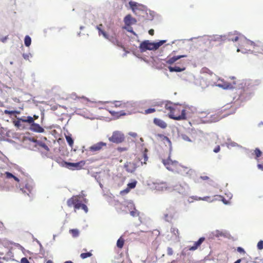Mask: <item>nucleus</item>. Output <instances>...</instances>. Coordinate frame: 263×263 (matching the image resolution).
Listing matches in <instances>:
<instances>
[{"label":"nucleus","instance_id":"nucleus-53","mask_svg":"<svg viewBox=\"0 0 263 263\" xmlns=\"http://www.w3.org/2000/svg\"><path fill=\"white\" fill-rule=\"evenodd\" d=\"M223 235V234L222 232H219V231H217V236H219V235L222 236Z\"/></svg>","mask_w":263,"mask_h":263},{"label":"nucleus","instance_id":"nucleus-49","mask_svg":"<svg viewBox=\"0 0 263 263\" xmlns=\"http://www.w3.org/2000/svg\"><path fill=\"white\" fill-rule=\"evenodd\" d=\"M129 135L133 137H136L137 136V134L136 133L131 132L129 133Z\"/></svg>","mask_w":263,"mask_h":263},{"label":"nucleus","instance_id":"nucleus-22","mask_svg":"<svg viewBox=\"0 0 263 263\" xmlns=\"http://www.w3.org/2000/svg\"><path fill=\"white\" fill-rule=\"evenodd\" d=\"M2 175L4 176L7 179L13 178L16 182H20V179L17 177H15L12 174L8 172L4 173L2 174Z\"/></svg>","mask_w":263,"mask_h":263},{"label":"nucleus","instance_id":"nucleus-56","mask_svg":"<svg viewBox=\"0 0 263 263\" xmlns=\"http://www.w3.org/2000/svg\"><path fill=\"white\" fill-rule=\"evenodd\" d=\"M4 227V224L2 222H0V229H3Z\"/></svg>","mask_w":263,"mask_h":263},{"label":"nucleus","instance_id":"nucleus-16","mask_svg":"<svg viewBox=\"0 0 263 263\" xmlns=\"http://www.w3.org/2000/svg\"><path fill=\"white\" fill-rule=\"evenodd\" d=\"M66 164L68 166L73 167L77 169H80L85 164V162L81 161L77 163L66 162Z\"/></svg>","mask_w":263,"mask_h":263},{"label":"nucleus","instance_id":"nucleus-37","mask_svg":"<svg viewBox=\"0 0 263 263\" xmlns=\"http://www.w3.org/2000/svg\"><path fill=\"white\" fill-rule=\"evenodd\" d=\"M136 185V182L135 181V182H131V183H129L128 184H127V186H128V188L130 190L131 189H134Z\"/></svg>","mask_w":263,"mask_h":263},{"label":"nucleus","instance_id":"nucleus-2","mask_svg":"<svg viewBox=\"0 0 263 263\" xmlns=\"http://www.w3.org/2000/svg\"><path fill=\"white\" fill-rule=\"evenodd\" d=\"M162 163L168 170L182 176H185L191 171L189 168L181 165L178 162L171 160L170 156L166 159H162Z\"/></svg>","mask_w":263,"mask_h":263},{"label":"nucleus","instance_id":"nucleus-41","mask_svg":"<svg viewBox=\"0 0 263 263\" xmlns=\"http://www.w3.org/2000/svg\"><path fill=\"white\" fill-rule=\"evenodd\" d=\"M167 254L168 255H172L173 254V249L168 247L167 249Z\"/></svg>","mask_w":263,"mask_h":263},{"label":"nucleus","instance_id":"nucleus-23","mask_svg":"<svg viewBox=\"0 0 263 263\" xmlns=\"http://www.w3.org/2000/svg\"><path fill=\"white\" fill-rule=\"evenodd\" d=\"M129 5L131 9H132L133 12L135 13L136 14H137V11L139 10V9L138 8V3L135 2L131 1L129 3Z\"/></svg>","mask_w":263,"mask_h":263},{"label":"nucleus","instance_id":"nucleus-60","mask_svg":"<svg viewBox=\"0 0 263 263\" xmlns=\"http://www.w3.org/2000/svg\"><path fill=\"white\" fill-rule=\"evenodd\" d=\"M167 216H168V214H165V217L166 218L167 217Z\"/></svg>","mask_w":263,"mask_h":263},{"label":"nucleus","instance_id":"nucleus-61","mask_svg":"<svg viewBox=\"0 0 263 263\" xmlns=\"http://www.w3.org/2000/svg\"><path fill=\"white\" fill-rule=\"evenodd\" d=\"M171 263H176V261L175 260H173V261H172Z\"/></svg>","mask_w":263,"mask_h":263},{"label":"nucleus","instance_id":"nucleus-46","mask_svg":"<svg viewBox=\"0 0 263 263\" xmlns=\"http://www.w3.org/2000/svg\"><path fill=\"white\" fill-rule=\"evenodd\" d=\"M220 150V146L218 145L217 146H216L213 150V151L217 153L218 152H219Z\"/></svg>","mask_w":263,"mask_h":263},{"label":"nucleus","instance_id":"nucleus-35","mask_svg":"<svg viewBox=\"0 0 263 263\" xmlns=\"http://www.w3.org/2000/svg\"><path fill=\"white\" fill-rule=\"evenodd\" d=\"M37 144H38L39 146L43 148L45 150H46L47 151H49V147L45 143L42 142H37Z\"/></svg>","mask_w":263,"mask_h":263},{"label":"nucleus","instance_id":"nucleus-52","mask_svg":"<svg viewBox=\"0 0 263 263\" xmlns=\"http://www.w3.org/2000/svg\"><path fill=\"white\" fill-rule=\"evenodd\" d=\"M257 167H258V168L261 170H263V164H258L257 165Z\"/></svg>","mask_w":263,"mask_h":263},{"label":"nucleus","instance_id":"nucleus-18","mask_svg":"<svg viewBox=\"0 0 263 263\" xmlns=\"http://www.w3.org/2000/svg\"><path fill=\"white\" fill-rule=\"evenodd\" d=\"M24 120H26V117L17 118L16 120L13 121V123L15 126L18 128H24V126L22 124V122H26V121H24Z\"/></svg>","mask_w":263,"mask_h":263},{"label":"nucleus","instance_id":"nucleus-28","mask_svg":"<svg viewBox=\"0 0 263 263\" xmlns=\"http://www.w3.org/2000/svg\"><path fill=\"white\" fill-rule=\"evenodd\" d=\"M69 233L73 237H77L79 235V231L77 229H70Z\"/></svg>","mask_w":263,"mask_h":263},{"label":"nucleus","instance_id":"nucleus-45","mask_svg":"<svg viewBox=\"0 0 263 263\" xmlns=\"http://www.w3.org/2000/svg\"><path fill=\"white\" fill-rule=\"evenodd\" d=\"M237 251L240 253H243V254H245V251L244 250V249L243 248H242L241 247H238L237 248Z\"/></svg>","mask_w":263,"mask_h":263},{"label":"nucleus","instance_id":"nucleus-13","mask_svg":"<svg viewBox=\"0 0 263 263\" xmlns=\"http://www.w3.org/2000/svg\"><path fill=\"white\" fill-rule=\"evenodd\" d=\"M124 106H123L122 108H125V110L127 111V114H130L132 110L134 108V103L130 102H123Z\"/></svg>","mask_w":263,"mask_h":263},{"label":"nucleus","instance_id":"nucleus-63","mask_svg":"<svg viewBox=\"0 0 263 263\" xmlns=\"http://www.w3.org/2000/svg\"><path fill=\"white\" fill-rule=\"evenodd\" d=\"M84 202H87V201H86V199L84 200Z\"/></svg>","mask_w":263,"mask_h":263},{"label":"nucleus","instance_id":"nucleus-43","mask_svg":"<svg viewBox=\"0 0 263 263\" xmlns=\"http://www.w3.org/2000/svg\"><path fill=\"white\" fill-rule=\"evenodd\" d=\"M129 189L127 187L126 188V189L124 190H122L120 192V194L121 195H123L124 194H127L129 192Z\"/></svg>","mask_w":263,"mask_h":263},{"label":"nucleus","instance_id":"nucleus-8","mask_svg":"<svg viewBox=\"0 0 263 263\" xmlns=\"http://www.w3.org/2000/svg\"><path fill=\"white\" fill-rule=\"evenodd\" d=\"M107 144L103 142H98L89 147V151L93 153L101 151Z\"/></svg>","mask_w":263,"mask_h":263},{"label":"nucleus","instance_id":"nucleus-17","mask_svg":"<svg viewBox=\"0 0 263 263\" xmlns=\"http://www.w3.org/2000/svg\"><path fill=\"white\" fill-rule=\"evenodd\" d=\"M109 41H110L114 45L121 47L122 48L124 49V46L118 40V39L116 36H111L110 37H108L107 39Z\"/></svg>","mask_w":263,"mask_h":263},{"label":"nucleus","instance_id":"nucleus-44","mask_svg":"<svg viewBox=\"0 0 263 263\" xmlns=\"http://www.w3.org/2000/svg\"><path fill=\"white\" fill-rule=\"evenodd\" d=\"M21 263H30V262L27 258L23 257L21 260Z\"/></svg>","mask_w":263,"mask_h":263},{"label":"nucleus","instance_id":"nucleus-42","mask_svg":"<svg viewBox=\"0 0 263 263\" xmlns=\"http://www.w3.org/2000/svg\"><path fill=\"white\" fill-rule=\"evenodd\" d=\"M182 139L184 140H185L186 141H189V142H191V140L189 138V137L187 135H182Z\"/></svg>","mask_w":263,"mask_h":263},{"label":"nucleus","instance_id":"nucleus-10","mask_svg":"<svg viewBox=\"0 0 263 263\" xmlns=\"http://www.w3.org/2000/svg\"><path fill=\"white\" fill-rule=\"evenodd\" d=\"M126 171L129 173H133L136 170L137 166L135 162H127L124 164Z\"/></svg>","mask_w":263,"mask_h":263},{"label":"nucleus","instance_id":"nucleus-34","mask_svg":"<svg viewBox=\"0 0 263 263\" xmlns=\"http://www.w3.org/2000/svg\"><path fill=\"white\" fill-rule=\"evenodd\" d=\"M66 139L69 146L72 147L73 144V140L72 138L70 136H66Z\"/></svg>","mask_w":263,"mask_h":263},{"label":"nucleus","instance_id":"nucleus-19","mask_svg":"<svg viewBox=\"0 0 263 263\" xmlns=\"http://www.w3.org/2000/svg\"><path fill=\"white\" fill-rule=\"evenodd\" d=\"M204 239H205L204 237L200 238L197 241H196L194 242V245L193 246L189 248V250L194 251V250H196L201 245V244L203 242Z\"/></svg>","mask_w":263,"mask_h":263},{"label":"nucleus","instance_id":"nucleus-25","mask_svg":"<svg viewBox=\"0 0 263 263\" xmlns=\"http://www.w3.org/2000/svg\"><path fill=\"white\" fill-rule=\"evenodd\" d=\"M156 136L158 138H159L161 140L164 141V142L166 141L168 143V144H171V141L167 137L162 134H157Z\"/></svg>","mask_w":263,"mask_h":263},{"label":"nucleus","instance_id":"nucleus-40","mask_svg":"<svg viewBox=\"0 0 263 263\" xmlns=\"http://www.w3.org/2000/svg\"><path fill=\"white\" fill-rule=\"evenodd\" d=\"M4 112L6 114H7V115H13L16 112H17L15 110H5Z\"/></svg>","mask_w":263,"mask_h":263},{"label":"nucleus","instance_id":"nucleus-31","mask_svg":"<svg viewBox=\"0 0 263 263\" xmlns=\"http://www.w3.org/2000/svg\"><path fill=\"white\" fill-rule=\"evenodd\" d=\"M261 154L262 152L260 151V149L258 148H256L254 151L253 153H252V155H255L256 159H257L260 156H261Z\"/></svg>","mask_w":263,"mask_h":263},{"label":"nucleus","instance_id":"nucleus-27","mask_svg":"<svg viewBox=\"0 0 263 263\" xmlns=\"http://www.w3.org/2000/svg\"><path fill=\"white\" fill-rule=\"evenodd\" d=\"M124 239L121 237H120L117 242V246L119 249H122L124 246Z\"/></svg>","mask_w":263,"mask_h":263},{"label":"nucleus","instance_id":"nucleus-36","mask_svg":"<svg viewBox=\"0 0 263 263\" xmlns=\"http://www.w3.org/2000/svg\"><path fill=\"white\" fill-rule=\"evenodd\" d=\"M155 111L156 109L155 108H148L144 110V114L147 115L149 114L153 113Z\"/></svg>","mask_w":263,"mask_h":263},{"label":"nucleus","instance_id":"nucleus-33","mask_svg":"<svg viewBox=\"0 0 263 263\" xmlns=\"http://www.w3.org/2000/svg\"><path fill=\"white\" fill-rule=\"evenodd\" d=\"M92 255L91 252L82 253L80 254V257L82 259H85L87 257H91Z\"/></svg>","mask_w":263,"mask_h":263},{"label":"nucleus","instance_id":"nucleus-6","mask_svg":"<svg viewBox=\"0 0 263 263\" xmlns=\"http://www.w3.org/2000/svg\"><path fill=\"white\" fill-rule=\"evenodd\" d=\"M229 40L233 42L239 41L240 42L239 47L241 49H243V47L247 46V45L249 44V41L247 40L242 36H239V35L235 34H230Z\"/></svg>","mask_w":263,"mask_h":263},{"label":"nucleus","instance_id":"nucleus-38","mask_svg":"<svg viewBox=\"0 0 263 263\" xmlns=\"http://www.w3.org/2000/svg\"><path fill=\"white\" fill-rule=\"evenodd\" d=\"M130 214L133 217H137L139 215L138 212L136 209H135L134 211H130Z\"/></svg>","mask_w":263,"mask_h":263},{"label":"nucleus","instance_id":"nucleus-20","mask_svg":"<svg viewBox=\"0 0 263 263\" xmlns=\"http://www.w3.org/2000/svg\"><path fill=\"white\" fill-rule=\"evenodd\" d=\"M168 68L170 72H181L185 69V67L183 65L180 67L177 66L174 67L169 66Z\"/></svg>","mask_w":263,"mask_h":263},{"label":"nucleus","instance_id":"nucleus-58","mask_svg":"<svg viewBox=\"0 0 263 263\" xmlns=\"http://www.w3.org/2000/svg\"><path fill=\"white\" fill-rule=\"evenodd\" d=\"M64 263H73L71 261H65Z\"/></svg>","mask_w":263,"mask_h":263},{"label":"nucleus","instance_id":"nucleus-39","mask_svg":"<svg viewBox=\"0 0 263 263\" xmlns=\"http://www.w3.org/2000/svg\"><path fill=\"white\" fill-rule=\"evenodd\" d=\"M258 250L263 249V240H260L257 245Z\"/></svg>","mask_w":263,"mask_h":263},{"label":"nucleus","instance_id":"nucleus-4","mask_svg":"<svg viewBox=\"0 0 263 263\" xmlns=\"http://www.w3.org/2000/svg\"><path fill=\"white\" fill-rule=\"evenodd\" d=\"M67 204L69 207H74V212L81 208L85 213H87L88 209L87 206L83 203H81L79 196H73L67 201Z\"/></svg>","mask_w":263,"mask_h":263},{"label":"nucleus","instance_id":"nucleus-15","mask_svg":"<svg viewBox=\"0 0 263 263\" xmlns=\"http://www.w3.org/2000/svg\"><path fill=\"white\" fill-rule=\"evenodd\" d=\"M108 111L109 113L111 114V115L116 119H118L121 116L127 115V114L125 112L124 110H121L120 111H115L111 110H108Z\"/></svg>","mask_w":263,"mask_h":263},{"label":"nucleus","instance_id":"nucleus-24","mask_svg":"<svg viewBox=\"0 0 263 263\" xmlns=\"http://www.w3.org/2000/svg\"><path fill=\"white\" fill-rule=\"evenodd\" d=\"M102 26V24H100L97 26V29H98L99 32V35H100L102 34L105 39H108V35L104 30L102 29L101 28Z\"/></svg>","mask_w":263,"mask_h":263},{"label":"nucleus","instance_id":"nucleus-26","mask_svg":"<svg viewBox=\"0 0 263 263\" xmlns=\"http://www.w3.org/2000/svg\"><path fill=\"white\" fill-rule=\"evenodd\" d=\"M219 86L224 89H231L233 88V85L229 82H223L222 84H220Z\"/></svg>","mask_w":263,"mask_h":263},{"label":"nucleus","instance_id":"nucleus-32","mask_svg":"<svg viewBox=\"0 0 263 263\" xmlns=\"http://www.w3.org/2000/svg\"><path fill=\"white\" fill-rule=\"evenodd\" d=\"M24 42L26 46L29 47L31 43V39L30 37L28 35H26L25 37Z\"/></svg>","mask_w":263,"mask_h":263},{"label":"nucleus","instance_id":"nucleus-3","mask_svg":"<svg viewBox=\"0 0 263 263\" xmlns=\"http://www.w3.org/2000/svg\"><path fill=\"white\" fill-rule=\"evenodd\" d=\"M165 42V40H161L156 43H153L148 40H146L140 44L139 48L141 52H144L147 50H156Z\"/></svg>","mask_w":263,"mask_h":263},{"label":"nucleus","instance_id":"nucleus-62","mask_svg":"<svg viewBox=\"0 0 263 263\" xmlns=\"http://www.w3.org/2000/svg\"><path fill=\"white\" fill-rule=\"evenodd\" d=\"M238 52L240 51V49H238L237 50Z\"/></svg>","mask_w":263,"mask_h":263},{"label":"nucleus","instance_id":"nucleus-54","mask_svg":"<svg viewBox=\"0 0 263 263\" xmlns=\"http://www.w3.org/2000/svg\"><path fill=\"white\" fill-rule=\"evenodd\" d=\"M32 118L34 119V121L35 120L38 119L39 116H36V115H34Z\"/></svg>","mask_w":263,"mask_h":263},{"label":"nucleus","instance_id":"nucleus-51","mask_svg":"<svg viewBox=\"0 0 263 263\" xmlns=\"http://www.w3.org/2000/svg\"><path fill=\"white\" fill-rule=\"evenodd\" d=\"M148 33L150 35H153L154 34V30L153 29H150L148 31Z\"/></svg>","mask_w":263,"mask_h":263},{"label":"nucleus","instance_id":"nucleus-1","mask_svg":"<svg viewBox=\"0 0 263 263\" xmlns=\"http://www.w3.org/2000/svg\"><path fill=\"white\" fill-rule=\"evenodd\" d=\"M165 108L168 111L170 118L175 120H183L186 119V110L182 109L181 106L167 102L165 105Z\"/></svg>","mask_w":263,"mask_h":263},{"label":"nucleus","instance_id":"nucleus-55","mask_svg":"<svg viewBox=\"0 0 263 263\" xmlns=\"http://www.w3.org/2000/svg\"><path fill=\"white\" fill-rule=\"evenodd\" d=\"M241 261V259H238L236 261H235L234 263H240Z\"/></svg>","mask_w":263,"mask_h":263},{"label":"nucleus","instance_id":"nucleus-48","mask_svg":"<svg viewBox=\"0 0 263 263\" xmlns=\"http://www.w3.org/2000/svg\"><path fill=\"white\" fill-rule=\"evenodd\" d=\"M7 39H8V36H6L0 38V41L3 43H5L6 41V40H7Z\"/></svg>","mask_w":263,"mask_h":263},{"label":"nucleus","instance_id":"nucleus-5","mask_svg":"<svg viewBox=\"0 0 263 263\" xmlns=\"http://www.w3.org/2000/svg\"><path fill=\"white\" fill-rule=\"evenodd\" d=\"M27 123L30 124V129L34 132L36 133H43L44 129L41 127L39 124L35 123L34 122V119L31 116H28L26 117V120H24Z\"/></svg>","mask_w":263,"mask_h":263},{"label":"nucleus","instance_id":"nucleus-29","mask_svg":"<svg viewBox=\"0 0 263 263\" xmlns=\"http://www.w3.org/2000/svg\"><path fill=\"white\" fill-rule=\"evenodd\" d=\"M112 104L114 105V106L116 107H120V108H123V106H124V103L122 101H115L114 102L112 103Z\"/></svg>","mask_w":263,"mask_h":263},{"label":"nucleus","instance_id":"nucleus-30","mask_svg":"<svg viewBox=\"0 0 263 263\" xmlns=\"http://www.w3.org/2000/svg\"><path fill=\"white\" fill-rule=\"evenodd\" d=\"M171 232L173 233L176 237H179L180 233L178 229L176 228H172L171 229Z\"/></svg>","mask_w":263,"mask_h":263},{"label":"nucleus","instance_id":"nucleus-50","mask_svg":"<svg viewBox=\"0 0 263 263\" xmlns=\"http://www.w3.org/2000/svg\"><path fill=\"white\" fill-rule=\"evenodd\" d=\"M201 178L202 180H208L209 179V177L206 176H201Z\"/></svg>","mask_w":263,"mask_h":263},{"label":"nucleus","instance_id":"nucleus-7","mask_svg":"<svg viewBox=\"0 0 263 263\" xmlns=\"http://www.w3.org/2000/svg\"><path fill=\"white\" fill-rule=\"evenodd\" d=\"M109 140L113 143H120L124 140V136L121 132L116 131L114 132L112 135L109 138Z\"/></svg>","mask_w":263,"mask_h":263},{"label":"nucleus","instance_id":"nucleus-47","mask_svg":"<svg viewBox=\"0 0 263 263\" xmlns=\"http://www.w3.org/2000/svg\"><path fill=\"white\" fill-rule=\"evenodd\" d=\"M203 71L204 72L209 73L210 75H212L213 74L212 72H211L210 70H209L207 68L203 69Z\"/></svg>","mask_w":263,"mask_h":263},{"label":"nucleus","instance_id":"nucleus-11","mask_svg":"<svg viewBox=\"0 0 263 263\" xmlns=\"http://www.w3.org/2000/svg\"><path fill=\"white\" fill-rule=\"evenodd\" d=\"M147 152L148 150L146 148H145L143 151L142 156L138 158V160L141 162V165L146 164V162L148 159L147 154Z\"/></svg>","mask_w":263,"mask_h":263},{"label":"nucleus","instance_id":"nucleus-21","mask_svg":"<svg viewBox=\"0 0 263 263\" xmlns=\"http://www.w3.org/2000/svg\"><path fill=\"white\" fill-rule=\"evenodd\" d=\"M33 189L32 186L29 184L27 183L25 185V186L21 189L23 193H26L27 195H29L32 192Z\"/></svg>","mask_w":263,"mask_h":263},{"label":"nucleus","instance_id":"nucleus-9","mask_svg":"<svg viewBox=\"0 0 263 263\" xmlns=\"http://www.w3.org/2000/svg\"><path fill=\"white\" fill-rule=\"evenodd\" d=\"M185 55H176L171 57V55L167 57V58L165 60V63L169 65H172L174 64L177 60L180 59L181 58L186 57Z\"/></svg>","mask_w":263,"mask_h":263},{"label":"nucleus","instance_id":"nucleus-59","mask_svg":"<svg viewBox=\"0 0 263 263\" xmlns=\"http://www.w3.org/2000/svg\"><path fill=\"white\" fill-rule=\"evenodd\" d=\"M46 263H53V262L51 260H48Z\"/></svg>","mask_w":263,"mask_h":263},{"label":"nucleus","instance_id":"nucleus-14","mask_svg":"<svg viewBox=\"0 0 263 263\" xmlns=\"http://www.w3.org/2000/svg\"><path fill=\"white\" fill-rule=\"evenodd\" d=\"M154 123L161 128H165L167 127V124L162 120L158 118L154 119Z\"/></svg>","mask_w":263,"mask_h":263},{"label":"nucleus","instance_id":"nucleus-57","mask_svg":"<svg viewBox=\"0 0 263 263\" xmlns=\"http://www.w3.org/2000/svg\"><path fill=\"white\" fill-rule=\"evenodd\" d=\"M209 198V197H204V198H199V200H205V199H206V198Z\"/></svg>","mask_w":263,"mask_h":263},{"label":"nucleus","instance_id":"nucleus-12","mask_svg":"<svg viewBox=\"0 0 263 263\" xmlns=\"http://www.w3.org/2000/svg\"><path fill=\"white\" fill-rule=\"evenodd\" d=\"M124 22L126 25L130 26L132 24H135L137 21L135 18L132 17L130 14H128L124 17Z\"/></svg>","mask_w":263,"mask_h":263}]
</instances>
